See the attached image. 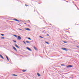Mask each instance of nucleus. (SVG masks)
I'll return each mask as SVG.
<instances>
[{
  "instance_id": "9b49d317",
  "label": "nucleus",
  "mask_w": 79,
  "mask_h": 79,
  "mask_svg": "<svg viewBox=\"0 0 79 79\" xmlns=\"http://www.w3.org/2000/svg\"><path fill=\"white\" fill-rule=\"evenodd\" d=\"M26 42H27V44H31V43L27 41H26Z\"/></svg>"
},
{
  "instance_id": "6ab92c4d",
  "label": "nucleus",
  "mask_w": 79,
  "mask_h": 79,
  "mask_svg": "<svg viewBox=\"0 0 79 79\" xmlns=\"http://www.w3.org/2000/svg\"><path fill=\"white\" fill-rule=\"evenodd\" d=\"M40 38H42L43 39H44V37L42 36H40Z\"/></svg>"
},
{
  "instance_id": "b1692460",
  "label": "nucleus",
  "mask_w": 79,
  "mask_h": 79,
  "mask_svg": "<svg viewBox=\"0 0 79 79\" xmlns=\"http://www.w3.org/2000/svg\"><path fill=\"white\" fill-rule=\"evenodd\" d=\"M28 39L29 40H31V39L30 38H28Z\"/></svg>"
},
{
  "instance_id": "423d86ee",
  "label": "nucleus",
  "mask_w": 79,
  "mask_h": 79,
  "mask_svg": "<svg viewBox=\"0 0 79 79\" xmlns=\"http://www.w3.org/2000/svg\"><path fill=\"white\" fill-rule=\"evenodd\" d=\"M13 49H14V50H15L16 51V52H17V50H16V48H15V47H13Z\"/></svg>"
},
{
  "instance_id": "2eb2a0df",
  "label": "nucleus",
  "mask_w": 79,
  "mask_h": 79,
  "mask_svg": "<svg viewBox=\"0 0 79 79\" xmlns=\"http://www.w3.org/2000/svg\"><path fill=\"white\" fill-rule=\"evenodd\" d=\"M1 38L2 39H5V38L4 37H1Z\"/></svg>"
},
{
  "instance_id": "6e6552de",
  "label": "nucleus",
  "mask_w": 79,
  "mask_h": 79,
  "mask_svg": "<svg viewBox=\"0 0 79 79\" xmlns=\"http://www.w3.org/2000/svg\"><path fill=\"white\" fill-rule=\"evenodd\" d=\"M15 46L16 47H17V48H19L18 46V45L16 44H15Z\"/></svg>"
},
{
  "instance_id": "39448f33",
  "label": "nucleus",
  "mask_w": 79,
  "mask_h": 79,
  "mask_svg": "<svg viewBox=\"0 0 79 79\" xmlns=\"http://www.w3.org/2000/svg\"><path fill=\"white\" fill-rule=\"evenodd\" d=\"M25 29L26 30H27V31H31V30L29 28H25Z\"/></svg>"
},
{
  "instance_id": "5701e85b",
  "label": "nucleus",
  "mask_w": 79,
  "mask_h": 79,
  "mask_svg": "<svg viewBox=\"0 0 79 79\" xmlns=\"http://www.w3.org/2000/svg\"><path fill=\"white\" fill-rule=\"evenodd\" d=\"M45 43H46V44H48V42H45Z\"/></svg>"
},
{
  "instance_id": "9d476101",
  "label": "nucleus",
  "mask_w": 79,
  "mask_h": 79,
  "mask_svg": "<svg viewBox=\"0 0 79 79\" xmlns=\"http://www.w3.org/2000/svg\"><path fill=\"white\" fill-rule=\"evenodd\" d=\"M33 47H34V49H35V50H37V49L34 46Z\"/></svg>"
},
{
  "instance_id": "4468645a",
  "label": "nucleus",
  "mask_w": 79,
  "mask_h": 79,
  "mask_svg": "<svg viewBox=\"0 0 79 79\" xmlns=\"http://www.w3.org/2000/svg\"><path fill=\"white\" fill-rule=\"evenodd\" d=\"M23 72V73H24V72H26V70H22Z\"/></svg>"
},
{
  "instance_id": "f03ea898",
  "label": "nucleus",
  "mask_w": 79,
  "mask_h": 79,
  "mask_svg": "<svg viewBox=\"0 0 79 79\" xmlns=\"http://www.w3.org/2000/svg\"><path fill=\"white\" fill-rule=\"evenodd\" d=\"M17 39L18 40H21V37L19 36H18Z\"/></svg>"
},
{
  "instance_id": "1a4fd4ad",
  "label": "nucleus",
  "mask_w": 79,
  "mask_h": 79,
  "mask_svg": "<svg viewBox=\"0 0 79 79\" xmlns=\"http://www.w3.org/2000/svg\"><path fill=\"white\" fill-rule=\"evenodd\" d=\"M0 56L3 59V60H4V58H3V56H2V55L0 54Z\"/></svg>"
},
{
  "instance_id": "ddd939ff",
  "label": "nucleus",
  "mask_w": 79,
  "mask_h": 79,
  "mask_svg": "<svg viewBox=\"0 0 79 79\" xmlns=\"http://www.w3.org/2000/svg\"><path fill=\"white\" fill-rule=\"evenodd\" d=\"M37 74L38 76H40V74L39 73H37Z\"/></svg>"
},
{
  "instance_id": "f8f14e48",
  "label": "nucleus",
  "mask_w": 79,
  "mask_h": 79,
  "mask_svg": "<svg viewBox=\"0 0 79 79\" xmlns=\"http://www.w3.org/2000/svg\"><path fill=\"white\" fill-rule=\"evenodd\" d=\"M6 57L8 61H9V59H8V57L7 56H6Z\"/></svg>"
},
{
  "instance_id": "f3484780",
  "label": "nucleus",
  "mask_w": 79,
  "mask_h": 79,
  "mask_svg": "<svg viewBox=\"0 0 79 79\" xmlns=\"http://www.w3.org/2000/svg\"><path fill=\"white\" fill-rule=\"evenodd\" d=\"M14 37H18L17 36H16V35H14Z\"/></svg>"
},
{
  "instance_id": "412c9836",
  "label": "nucleus",
  "mask_w": 79,
  "mask_h": 79,
  "mask_svg": "<svg viewBox=\"0 0 79 79\" xmlns=\"http://www.w3.org/2000/svg\"><path fill=\"white\" fill-rule=\"evenodd\" d=\"M1 35H2V36H4V34H1Z\"/></svg>"
},
{
  "instance_id": "c85d7f7f",
  "label": "nucleus",
  "mask_w": 79,
  "mask_h": 79,
  "mask_svg": "<svg viewBox=\"0 0 79 79\" xmlns=\"http://www.w3.org/2000/svg\"><path fill=\"white\" fill-rule=\"evenodd\" d=\"M47 35H48H48H48V34Z\"/></svg>"
},
{
  "instance_id": "393cba45",
  "label": "nucleus",
  "mask_w": 79,
  "mask_h": 79,
  "mask_svg": "<svg viewBox=\"0 0 79 79\" xmlns=\"http://www.w3.org/2000/svg\"><path fill=\"white\" fill-rule=\"evenodd\" d=\"M61 66H64V64H61Z\"/></svg>"
},
{
  "instance_id": "f257e3e1",
  "label": "nucleus",
  "mask_w": 79,
  "mask_h": 79,
  "mask_svg": "<svg viewBox=\"0 0 79 79\" xmlns=\"http://www.w3.org/2000/svg\"><path fill=\"white\" fill-rule=\"evenodd\" d=\"M73 65H69L67 66V68H72V67H73Z\"/></svg>"
},
{
  "instance_id": "0eeeda50",
  "label": "nucleus",
  "mask_w": 79,
  "mask_h": 79,
  "mask_svg": "<svg viewBox=\"0 0 79 79\" xmlns=\"http://www.w3.org/2000/svg\"><path fill=\"white\" fill-rule=\"evenodd\" d=\"M14 20L16 21H17L18 22H19V21L16 19H14Z\"/></svg>"
},
{
  "instance_id": "bb28decb",
  "label": "nucleus",
  "mask_w": 79,
  "mask_h": 79,
  "mask_svg": "<svg viewBox=\"0 0 79 79\" xmlns=\"http://www.w3.org/2000/svg\"><path fill=\"white\" fill-rule=\"evenodd\" d=\"M64 43H67V42L66 41H64Z\"/></svg>"
},
{
  "instance_id": "a211bd4d",
  "label": "nucleus",
  "mask_w": 79,
  "mask_h": 79,
  "mask_svg": "<svg viewBox=\"0 0 79 79\" xmlns=\"http://www.w3.org/2000/svg\"><path fill=\"white\" fill-rule=\"evenodd\" d=\"M18 30H20V31H23V30L20 28H18Z\"/></svg>"
},
{
  "instance_id": "7ed1b4c3",
  "label": "nucleus",
  "mask_w": 79,
  "mask_h": 79,
  "mask_svg": "<svg viewBox=\"0 0 79 79\" xmlns=\"http://www.w3.org/2000/svg\"><path fill=\"white\" fill-rule=\"evenodd\" d=\"M62 50H65V51H67V49L66 48H62Z\"/></svg>"
},
{
  "instance_id": "20e7f679",
  "label": "nucleus",
  "mask_w": 79,
  "mask_h": 79,
  "mask_svg": "<svg viewBox=\"0 0 79 79\" xmlns=\"http://www.w3.org/2000/svg\"><path fill=\"white\" fill-rule=\"evenodd\" d=\"M27 49L28 50H29V51H32V50L30 48H29L28 47H27Z\"/></svg>"
},
{
  "instance_id": "aec40b11",
  "label": "nucleus",
  "mask_w": 79,
  "mask_h": 79,
  "mask_svg": "<svg viewBox=\"0 0 79 79\" xmlns=\"http://www.w3.org/2000/svg\"><path fill=\"white\" fill-rule=\"evenodd\" d=\"M13 41L14 42H15V43H16V41H15L14 40H13Z\"/></svg>"
},
{
  "instance_id": "dca6fc26",
  "label": "nucleus",
  "mask_w": 79,
  "mask_h": 79,
  "mask_svg": "<svg viewBox=\"0 0 79 79\" xmlns=\"http://www.w3.org/2000/svg\"><path fill=\"white\" fill-rule=\"evenodd\" d=\"M12 75L14 76H17V75H15V74H13Z\"/></svg>"
},
{
  "instance_id": "4be33fe9",
  "label": "nucleus",
  "mask_w": 79,
  "mask_h": 79,
  "mask_svg": "<svg viewBox=\"0 0 79 79\" xmlns=\"http://www.w3.org/2000/svg\"><path fill=\"white\" fill-rule=\"evenodd\" d=\"M23 42L24 43V44H26V42L24 41H23Z\"/></svg>"
},
{
  "instance_id": "c756f323",
  "label": "nucleus",
  "mask_w": 79,
  "mask_h": 79,
  "mask_svg": "<svg viewBox=\"0 0 79 79\" xmlns=\"http://www.w3.org/2000/svg\"><path fill=\"white\" fill-rule=\"evenodd\" d=\"M24 24H26V23H24Z\"/></svg>"
},
{
  "instance_id": "a878e982",
  "label": "nucleus",
  "mask_w": 79,
  "mask_h": 79,
  "mask_svg": "<svg viewBox=\"0 0 79 79\" xmlns=\"http://www.w3.org/2000/svg\"><path fill=\"white\" fill-rule=\"evenodd\" d=\"M77 48H79V46H77Z\"/></svg>"
},
{
  "instance_id": "cd10ccee",
  "label": "nucleus",
  "mask_w": 79,
  "mask_h": 79,
  "mask_svg": "<svg viewBox=\"0 0 79 79\" xmlns=\"http://www.w3.org/2000/svg\"><path fill=\"white\" fill-rule=\"evenodd\" d=\"M25 6H29V5H25Z\"/></svg>"
}]
</instances>
